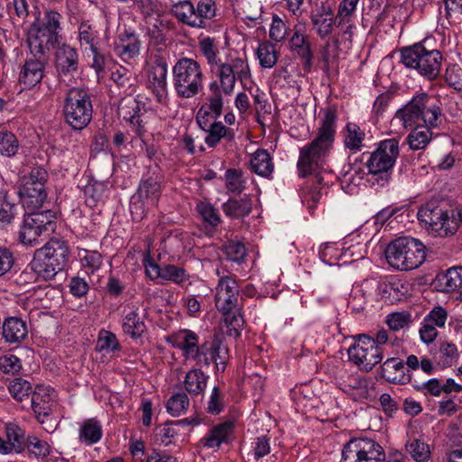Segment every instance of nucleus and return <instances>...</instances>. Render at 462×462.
Wrapping results in <instances>:
<instances>
[{"mask_svg": "<svg viewBox=\"0 0 462 462\" xmlns=\"http://www.w3.org/2000/svg\"><path fill=\"white\" fill-rule=\"evenodd\" d=\"M31 406L38 420L50 415L51 411V398L44 389H38L31 396Z\"/></svg>", "mask_w": 462, "mask_h": 462, "instance_id": "nucleus-42", "label": "nucleus"}, {"mask_svg": "<svg viewBox=\"0 0 462 462\" xmlns=\"http://www.w3.org/2000/svg\"><path fill=\"white\" fill-rule=\"evenodd\" d=\"M178 343L174 344L182 352L185 361H193L199 366L201 362L202 344L199 345V336L192 330H181L177 336Z\"/></svg>", "mask_w": 462, "mask_h": 462, "instance_id": "nucleus-25", "label": "nucleus"}, {"mask_svg": "<svg viewBox=\"0 0 462 462\" xmlns=\"http://www.w3.org/2000/svg\"><path fill=\"white\" fill-rule=\"evenodd\" d=\"M234 425L232 422L226 421L213 426L208 432L200 439L199 446L217 450L224 443H228L233 435Z\"/></svg>", "mask_w": 462, "mask_h": 462, "instance_id": "nucleus-27", "label": "nucleus"}, {"mask_svg": "<svg viewBox=\"0 0 462 462\" xmlns=\"http://www.w3.org/2000/svg\"><path fill=\"white\" fill-rule=\"evenodd\" d=\"M206 132L205 143L210 148L216 147L222 140L229 143L235 139L234 129L225 126L221 122L209 124Z\"/></svg>", "mask_w": 462, "mask_h": 462, "instance_id": "nucleus-36", "label": "nucleus"}, {"mask_svg": "<svg viewBox=\"0 0 462 462\" xmlns=\"http://www.w3.org/2000/svg\"><path fill=\"white\" fill-rule=\"evenodd\" d=\"M209 95L207 97V103L204 106L206 108L205 115H210L213 119L218 118L223 110L224 101L222 90L208 89Z\"/></svg>", "mask_w": 462, "mask_h": 462, "instance_id": "nucleus-47", "label": "nucleus"}, {"mask_svg": "<svg viewBox=\"0 0 462 462\" xmlns=\"http://www.w3.org/2000/svg\"><path fill=\"white\" fill-rule=\"evenodd\" d=\"M197 210L204 222L211 226H217L221 222V217L217 209L208 202L200 201L197 204Z\"/></svg>", "mask_w": 462, "mask_h": 462, "instance_id": "nucleus-58", "label": "nucleus"}, {"mask_svg": "<svg viewBox=\"0 0 462 462\" xmlns=\"http://www.w3.org/2000/svg\"><path fill=\"white\" fill-rule=\"evenodd\" d=\"M411 315L408 311L392 312L386 316L385 322L393 331H399L408 328L411 323Z\"/></svg>", "mask_w": 462, "mask_h": 462, "instance_id": "nucleus-54", "label": "nucleus"}, {"mask_svg": "<svg viewBox=\"0 0 462 462\" xmlns=\"http://www.w3.org/2000/svg\"><path fill=\"white\" fill-rule=\"evenodd\" d=\"M204 74L199 62L182 57L172 67V82L176 95L180 98H192L204 88Z\"/></svg>", "mask_w": 462, "mask_h": 462, "instance_id": "nucleus-9", "label": "nucleus"}, {"mask_svg": "<svg viewBox=\"0 0 462 462\" xmlns=\"http://www.w3.org/2000/svg\"><path fill=\"white\" fill-rule=\"evenodd\" d=\"M289 49L300 60L303 70L310 73L313 67L314 52L309 35L298 24L294 26L293 33L289 39Z\"/></svg>", "mask_w": 462, "mask_h": 462, "instance_id": "nucleus-21", "label": "nucleus"}, {"mask_svg": "<svg viewBox=\"0 0 462 462\" xmlns=\"http://www.w3.org/2000/svg\"><path fill=\"white\" fill-rule=\"evenodd\" d=\"M359 0H343L337 9V18L339 19L338 26L345 23L351 22V16L354 14Z\"/></svg>", "mask_w": 462, "mask_h": 462, "instance_id": "nucleus-62", "label": "nucleus"}, {"mask_svg": "<svg viewBox=\"0 0 462 462\" xmlns=\"http://www.w3.org/2000/svg\"><path fill=\"white\" fill-rule=\"evenodd\" d=\"M226 216L233 218H241L248 216L252 211V199L249 196L241 199H229L222 205Z\"/></svg>", "mask_w": 462, "mask_h": 462, "instance_id": "nucleus-39", "label": "nucleus"}, {"mask_svg": "<svg viewBox=\"0 0 462 462\" xmlns=\"http://www.w3.org/2000/svg\"><path fill=\"white\" fill-rule=\"evenodd\" d=\"M198 48L209 70H213L215 67L225 61V58L221 55L222 47L217 39L209 36L199 37Z\"/></svg>", "mask_w": 462, "mask_h": 462, "instance_id": "nucleus-29", "label": "nucleus"}, {"mask_svg": "<svg viewBox=\"0 0 462 462\" xmlns=\"http://www.w3.org/2000/svg\"><path fill=\"white\" fill-rule=\"evenodd\" d=\"M339 51V41L337 38H333L326 42L321 50L323 70L325 72H328L330 67L338 60Z\"/></svg>", "mask_w": 462, "mask_h": 462, "instance_id": "nucleus-44", "label": "nucleus"}, {"mask_svg": "<svg viewBox=\"0 0 462 462\" xmlns=\"http://www.w3.org/2000/svg\"><path fill=\"white\" fill-rule=\"evenodd\" d=\"M171 13L176 19L190 27L200 25V22L195 15V6L189 0L180 1L172 5Z\"/></svg>", "mask_w": 462, "mask_h": 462, "instance_id": "nucleus-38", "label": "nucleus"}, {"mask_svg": "<svg viewBox=\"0 0 462 462\" xmlns=\"http://www.w3.org/2000/svg\"><path fill=\"white\" fill-rule=\"evenodd\" d=\"M347 354L349 360L365 372L371 371L383 357L382 347L377 346L373 337L364 334L357 337Z\"/></svg>", "mask_w": 462, "mask_h": 462, "instance_id": "nucleus-15", "label": "nucleus"}, {"mask_svg": "<svg viewBox=\"0 0 462 462\" xmlns=\"http://www.w3.org/2000/svg\"><path fill=\"white\" fill-rule=\"evenodd\" d=\"M250 169L253 172L263 178H271L274 165L273 158L267 150L257 149L251 156Z\"/></svg>", "mask_w": 462, "mask_h": 462, "instance_id": "nucleus-35", "label": "nucleus"}, {"mask_svg": "<svg viewBox=\"0 0 462 462\" xmlns=\"http://www.w3.org/2000/svg\"><path fill=\"white\" fill-rule=\"evenodd\" d=\"M25 444L28 451L37 458H44L50 455L51 447L48 442L36 436H29Z\"/></svg>", "mask_w": 462, "mask_h": 462, "instance_id": "nucleus-57", "label": "nucleus"}, {"mask_svg": "<svg viewBox=\"0 0 462 462\" xmlns=\"http://www.w3.org/2000/svg\"><path fill=\"white\" fill-rule=\"evenodd\" d=\"M167 76V59L162 55H155L148 70L146 88L160 104H166L168 101Z\"/></svg>", "mask_w": 462, "mask_h": 462, "instance_id": "nucleus-17", "label": "nucleus"}, {"mask_svg": "<svg viewBox=\"0 0 462 462\" xmlns=\"http://www.w3.org/2000/svg\"><path fill=\"white\" fill-rule=\"evenodd\" d=\"M432 126H427L425 125H415L414 129L409 134L407 142L411 150L424 149L432 137L430 131Z\"/></svg>", "mask_w": 462, "mask_h": 462, "instance_id": "nucleus-41", "label": "nucleus"}, {"mask_svg": "<svg viewBox=\"0 0 462 462\" xmlns=\"http://www.w3.org/2000/svg\"><path fill=\"white\" fill-rule=\"evenodd\" d=\"M406 450L416 462H427L430 457L429 445L420 439L408 442Z\"/></svg>", "mask_w": 462, "mask_h": 462, "instance_id": "nucleus-51", "label": "nucleus"}, {"mask_svg": "<svg viewBox=\"0 0 462 462\" xmlns=\"http://www.w3.org/2000/svg\"><path fill=\"white\" fill-rule=\"evenodd\" d=\"M60 20L61 14L53 10L46 11L42 17L37 18L28 31L29 49L38 52L54 48L60 39Z\"/></svg>", "mask_w": 462, "mask_h": 462, "instance_id": "nucleus-10", "label": "nucleus"}, {"mask_svg": "<svg viewBox=\"0 0 462 462\" xmlns=\"http://www.w3.org/2000/svg\"><path fill=\"white\" fill-rule=\"evenodd\" d=\"M180 434L179 429L173 422H167L157 428L156 437L165 446L174 442L176 437Z\"/></svg>", "mask_w": 462, "mask_h": 462, "instance_id": "nucleus-61", "label": "nucleus"}, {"mask_svg": "<svg viewBox=\"0 0 462 462\" xmlns=\"http://www.w3.org/2000/svg\"><path fill=\"white\" fill-rule=\"evenodd\" d=\"M343 144L346 150L358 152L365 147V132L356 123L348 122L341 131Z\"/></svg>", "mask_w": 462, "mask_h": 462, "instance_id": "nucleus-30", "label": "nucleus"}, {"mask_svg": "<svg viewBox=\"0 0 462 462\" xmlns=\"http://www.w3.org/2000/svg\"><path fill=\"white\" fill-rule=\"evenodd\" d=\"M288 34V27L285 23L278 15H273L269 32L270 38L280 42L286 38Z\"/></svg>", "mask_w": 462, "mask_h": 462, "instance_id": "nucleus-64", "label": "nucleus"}, {"mask_svg": "<svg viewBox=\"0 0 462 462\" xmlns=\"http://www.w3.org/2000/svg\"><path fill=\"white\" fill-rule=\"evenodd\" d=\"M189 275L186 270L182 267H179L172 264H165L162 266V280L167 282H172L176 284H181L188 281Z\"/></svg>", "mask_w": 462, "mask_h": 462, "instance_id": "nucleus-55", "label": "nucleus"}, {"mask_svg": "<svg viewBox=\"0 0 462 462\" xmlns=\"http://www.w3.org/2000/svg\"><path fill=\"white\" fill-rule=\"evenodd\" d=\"M208 378L200 368H193L185 376L184 388L189 394L199 395L207 387Z\"/></svg>", "mask_w": 462, "mask_h": 462, "instance_id": "nucleus-40", "label": "nucleus"}, {"mask_svg": "<svg viewBox=\"0 0 462 462\" xmlns=\"http://www.w3.org/2000/svg\"><path fill=\"white\" fill-rule=\"evenodd\" d=\"M321 198L320 188L319 184H306L301 189V199L307 205L310 210L315 208Z\"/></svg>", "mask_w": 462, "mask_h": 462, "instance_id": "nucleus-60", "label": "nucleus"}, {"mask_svg": "<svg viewBox=\"0 0 462 462\" xmlns=\"http://www.w3.org/2000/svg\"><path fill=\"white\" fill-rule=\"evenodd\" d=\"M62 113L65 122L72 129H84L90 123L93 114V106L88 90L80 88L69 89Z\"/></svg>", "mask_w": 462, "mask_h": 462, "instance_id": "nucleus-12", "label": "nucleus"}, {"mask_svg": "<svg viewBox=\"0 0 462 462\" xmlns=\"http://www.w3.org/2000/svg\"><path fill=\"white\" fill-rule=\"evenodd\" d=\"M140 111V101L136 97L129 95L121 99L118 106L119 116L129 123L137 135H142L144 132Z\"/></svg>", "mask_w": 462, "mask_h": 462, "instance_id": "nucleus-26", "label": "nucleus"}, {"mask_svg": "<svg viewBox=\"0 0 462 462\" xmlns=\"http://www.w3.org/2000/svg\"><path fill=\"white\" fill-rule=\"evenodd\" d=\"M54 68L59 78L73 76L79 67V57L76 48L67 43H58L53 48Z\"/></svg>", "mask_w": 462, "mask_h": 462, "instance_id": "nucleus-20", "label": "nucleus"}, {"mask_svg": "<svg viewBox=\"0 0 462 462\" xmlns=\"http://www.w3.org/2000/svg\"><path fill=\"white\" fill-rule=\"evenodd\" d=\"M68 243L60 238L50 239L44 246L36 250L30 267L42 279H53L63 271L69 259Z\"/></svg>", "mask_w": 462, "mask_h": 462, "instance_id": "nucleus-4", "label": "nucleus"}, {"mask_svg": "<svg viewBox=\"0 0 462 462\" xmlns=\"http://www.w3.org/2000/svg\"><path fill=\"white\" fill-rule=\"evenodd\" d=\"M445 5V17L450 25L462 23V0H441Z\"/></svg>", "mask_w": 462, "mask_h": 462, "instance_id": "nucleus-56", "label": "nucleus"}, {"mask_svg": "<svg viewBox=\"0 0 462 462\" xmlns=\"http://www.w3.org/2000/svg\"><path fill=\"white\" fill-rule=\"evenodd\" d=\"M256 55L260 65L265 69L273 68L278 60L275 46L267 41L259 43Z\"/></svg>", "mask_w": 462, "mask_h": 462, "instance_id": "nucleus-45", "label": "nucleus"}, {"mask_svg": "<svg viewBox=\"0 0 462 462\" xmlns=\"http://www.w3.org/2000/svg\"><path fill=\"white\" fill-rule=\"evenodd\" d=\"M200 366H209L214 363L217 372H224L228 360L226 346L217 337L202 344Z\"/></svg>", "mask_w": 462, "mask_h": 462, "instance_id": "nucleus-23", "label": "nucleus"}, {"mask_svg": "<svg viewBox=\"0 0 462 462\" xmlns=\"http://www.w3.org/2000/svg\"><path fill=\"white\" fill-rule=\"evenodd\" d=\"M48 178L47 171L42 167H34L31 171L21 178L19 189L36 188L38 184L45 186Z\"/></svg>", "mask_w": 462, "mask_h": 462, "instance_id": "nucleus-48", "label": "nucleus"}, {"mask_svg": "<svg viewBox=\"0 0 462 462\" xmlns=\"http://www.w3.org/2000/svg\"><path fill=\"white\" fill-rule=\"evenodd\" d=\"M417 216L430 233L439 237L454 236L462 220L460 209L439 199H431L421 205Z\"/></svg>", "mask_w": 462, "mask_h": 462, "instance_id": "nucleus-2", "label": "nucleus"}, {"mask_svg": "<svg viewBox=\"0 0 462 462\" xmlns=\"http://www.w3.org/2000/svg\"><path fill=\"white\" fill-rule=\"evenodd\" d=\"M18 194L23 208L29 210L40 208L47 198L45 186L39 184L36 188L19 189Z\"/></svg>", "mask_w": 462, "mask_h": 462, "instance_id": "nucleus-37", "label": "nucleus"}, {"mask_svg": "<svg viewBox=\"0 0 462 462\" xmlns=\"http://www.w3.org/2000/svg\"><path fill=\"white\" fill-rule=\"evenodd\" d=\"M146 311L136 303L126 304L121 312V325L125 335L133 340L142 339L147 333Z\"/></svg>", "mask_w": 462, "mask_h": 462, "instance_id": "nucleus-19", "label": "nucleus"}, {"mask_svg": "<svg viewBox=\"0 0 462 462\" xmlns=\"http://www.w3.org/2000/svg\"><path fill=\"white\" fill-rule=\"evenodd\" d=\"M385 257L387 263L396 270H414L425 261V246L418 239L408 236L400 237L388 245Z\"/></svg>", "mask_w": 462, "mask_h": 462, "instance_id": "nucleus-7", "label": "nucleus"}, {"mask_svg": "<svg viewBox=\"0 0 462 462\" xmlns=\"http://www.w3.org/2000/svg\"><path fill=\"white\" fill-rule=\"evenodd\" d=\"M219 276L216 287L215 305L218 311L224 315L231 314L239 306V287L233 275H220V271H216Z\"/></svg>", "mask_w": 462, "mask_h": 462, "instance_id": "nucleus-16", "label": "nucleus"}, {"mask_svg": "<svg viewBox=\"0 0 462 462\" xmlns=\"http://www.w3.org/2000/svg\"><path fill=\"white\" fill-rule=\"evenodd\" d=\"M78 40L85 53H88V48L102 43L99 31L88 20L80 22L78 27Z\"/></svg>", "mask_w": 462, "mask_h": 462, "instance_id": "nucleus-34", "label": "nucleus"}, {"mask_svg": "<svg viewBox=\"0 0 462 462\" xmlns=\"http://www.w3.org/2000/svg\"><path fill=\"white\" fill-rule=\"evenodd\" d=\"M217 5L214 0H199L195 7V15L200 22L196 28H205L207 23L216 16Z\"/></svg>", "mask_w": 462, "mask_h": 462, "instance_id": "nucleus-46", "label": "nucleus"}, {"mask_svg": "<svg viewBox=\"0 0 462 462\" xmlns=\"http://www.w3.org/2000/svg\"><path fill=\"white\" fill-rule=\"evenodd\" d=\"M7 441L11 443L14 451L21 453L26 442H24V431L17 424L7 423L5 425Z\"/></svg>", "mask_w": 462, "mask_h": 462, "instance_id": "nucleus-49", "label": "nucleus"}, {"mask_svg": "<svg viewBox=\"0 0 462 462\" xmlns=\"http://www.w3.org/2000/svg\"><path fill=\"white\" fill-rule=\"evenodd\" d=\"M19 149V142L12 132L0 131V153L4 156H14Z\"/></svg>", "mask_w": 462, "mask_h": 462, "instance_id": "nucleus-53", "label": "nucleus"}, {"mask_svg": "<svg viewBox=\"0 0 462 462\" xmlns=\"http://www.w3.org/2000/svg\"><path fill=\"white\" fill-rule=\"evenodd\" d=\"M100 350L106 351H118L121 349V346L116 338V336L106 330L100 332L97 341Z\"/></svg>", "mask_w": 462, "mask_h": 462, "instance_id": "nucleus-63", "label": "nucleus"}, {"mask_svg": "<svg viewBox=\"0 0 462 462\" xmlns=\"http://www.w3.org/2000/svg\"><path fill=\"white\" fill-rule=\"evenodd\" d=\"M310 18L313 30L320 39L330 36L337 25V18L328 2H322L320 5L313 9Z\"/></svg>", "mask_w": 462, "mask_h": 462, "instance_id": "nucleus-22", "label": "nucleus"}, {"mask_svg": "<svg viewBox=\"0 0 462 462\" xmlns=\"http://www.w3.org/2000/svg\"><path fill=\"white\" fill-rule=\"evenodd\" d=\"M162 194L161 179L158 175L143 178L137 192L133 197L130 211L134 220L143 219L149 207H155Z\"/></svg>", "mask_w": 462, "mask_h": 462, "instance_id": "nucleus-13", "label": "nucleus"}, {"mask_svg": "<svg viewBox=\"0 0 462 462\" xmlns=\"http://www.w3.org/2000/svg\"><path fill=\"white\" fill-rule=\"evenodd\" d=\"M102 436V425L97 419H86L79 424V440L80 443L91 446L97 443Z\"/></svg>", "mask_w": 462, "mask_h": 462, "instance_id": "nucleus-33", "label": "nucleus"}, {"mask_svg": "<svg viewBox=\"0 0 462 462\" xmlns=\"http://www.w3.org/2000/svg\"><path fill=\"white\" fill-rule=\"evenodd\" d=\"M402 452L394 449L386 457L383 448L368 438H354L347 441L342 449L340 462H404Z\"/></svg>", "mask_w": 462, "mask_h": 462, "instance_id": "nucleus-5", "label": "nucleus"}, {"mask_svg": "<svg viewBox=\"0 0 462 462\" xmlns=\"http://www.w3.org/2000/svg\"><path fill=\"white\" fill-rule=\"evenodd\" d=\"M227 192L241 194L245 189L246 180L244 172L239 169H228L225 173Z\"/></svg>", "mask_w": 462, "mask_h": 462, "instance_id": "nucleus-43", "label": "nucleus"}, {"mask_svg": "<svg viewBox=\"0 0 462 462\" xmlns=\"http://www.w3.org/2000/svg\"><path fill=\"white\" fill-rule=\"evenodd\" d=\"M55 215L51 210L25 214L19 231V241L27 246L39 244V236L44 231H53Z\"/></svg>", "mask_w": 462, "mask_h": 462, "instance_id": "nucleus-14", "label": "nucleus"}, {"mask_svg": "<svg viewBox=\"0 0 462 462\" xmlns=\"http://www.w3.org/2000/svg\"><path fill=\"white\" fill-rule=\"evenodd\" d=\"M216 79L208 84V89L222 90L225 96L233 94L236 82L241 83L251 79L252 73L246 57L228 55L225 61L210 70Z\"/></svg>", "mask_w": 462, "mask_h": 462, "instance_id": "nucleus-8", "label": "nucleus"}, {"mask_svg": "<svg viewBox=\"0 0 462 462\" xmlns=\"http://www.w3.org/2000/svg\"><path fill=\"white\" fill-rule=\"evenodd\" d=\"M142 42L132 30L122 32L115 43V52L125 62H130L140 55Z\"/></svg>", "mask_w": 462, "mask_h": 462, "instance_id": "nucleus-24", "label": "nucleus"}, {"mask_svg": "<svg viewBox=\"0 0 462 462\" xmlns=\"http://www.w3.org/2000/svg\"><path fill=\"white\" fill-rule=\"evenodd\" d=\"M189 405L186 393H178L172 395L167 402V410L172 416H180Z\"/></svg>", "mask_w": 462, "mask_h": 462, "instance_id": "nucleus-59", "label": "nucleus"}, {"mask_svg": "<svg viewBox=\"0 0 462 462\" xmlns=\"http://www.w3.org/2000/svg\"><path fill=\"white\" fill-rule=\"evenodd\" d=\"M28 334L26 323L19 318H7L2 327V335L8 343H19Z\"/></svg>", "mask_w": 462, "mask_h": 462, "instance_id": "nucleus-32", "label": "nucleus"}, {"mask_svg": "<svg viewBox=\"0 0 462 462\" xmlns=\"http://www.w3.org/2000/svg\"><path fill=\"white\" fill-rule=\"evenodd\" d=\"M337 113L334 106L324 110L316 138L302 147L297 162L299 175L306 177L322 167L323 159L332 148L337 132Z\"/></svg>", "mask_w": 462, "mask_h": 462, "instance_id": "nucleus-1", "label": "nucleus"}, {"mask_svg": "<svg viewBox=\"0 0 462 462\" xmlns=\"http://www.w3.org/2000/svg\"><path fill=\"white\" fill-rule=\"evenodd\" d=\"M222 251L226 260L236 263H241L245 255L246 249L240 242L229 241L222 246Z\"/></svg>", "mask_w": 462, "mask_h": 462, "instance_id": "nucleus-52", "label": "nucleus"}, {"mask_svg": "<svg viewBox=\"0 0 462 462\" xmlns=\"http://www.w3.org/2000/svg\"><path fill=\"white\" fill-rule=\"evenodd\" d=\"M442 117L440 100L427 93L413 96L395 113V119H398L404 128L413 127L415 125L438 127Z\"/></svg>", "mask_w": 462, "mask_h": 462, "instance_id": "nucleus-3", "label": "nucleus"}, {"mask_svg": "<svg viewBox=\"0 0 462 462\" xmlns=\"http://www.w3.org/2000/svg\"><path fill=\"white\" fill-rule=\"evenodd\" d=\"M401 62L409 69H415L428 80L436 79L441 71L442 53L436 49H428L420 42L402 48Z\"/></svg>", "mask_w": 462, "mask_h": 462, "instance_id": "nucleus-6", "label": "nucleus"}, {"mask_svg": "<svg viewBox=\"0 0 462 462\" xmlns=\"http://www.w3.org/2000/svg\"><path fill=\"white\" fill-rule=\"evenodd\" d=\"M381 377L393 384H407L411 380V375L405 372L403 361L399 357L387 358L380 366Z\"/></svg>", "mask_w": 462, "mask_h": 462, "instance_id": "nucleus-28", "label": "nucleus"}, {"mask_svg": "<svg viewBox=\"0 0 462 462\" xmlns=\"http://www.w3.org/2000/svg\"><path fill=\"white\" fill-rule=\"evenodd\" d=\"M10 394L17 402H23L29 399L32 394L31 383L22 378L13 380L8 387Z\"/></svg>", "mask_w": 462, "mask_h": 462, "instance_id": "nucleus-50", "label": "nucleus"}, {"mask_svg": "<svg viewBox=\"0 0 462 462\" xmlns=\"http://www.w3.org/2000/svg\"><path fill=\"white\" fill-rule=\"evenodd\" d=\"M48 51L42 50L36 52L33 49H30L32 57L27 58L24 61L18 79L23 88L30 89L42 82L48 65Z\"/></svg>", "mask_w": 462, "mask_h": 462, "instance_id": "nucleus-18", "label": "nucleus"}, {"mask_svg": "<svg viewBox=\"0 0 462 462\" xmlns=\"http://www.w3.org/2000/svg\"><path fill=\"white\" fill-rule=\"evenodd\" d=\"M433 284L439 291H455L462 286V266H454L439 273L434 279Z\"/></svg>", "mask_w": 462, "mask_h": 462, "instance_id": "nucleus-31", "label": "nucleus"}, {"mask_svg": "<svg viewBox=\"0 0 462 462\" xmlns=\"http://www.w3.org/2000/svg\"><path fill=\"white\" fill-rule=\"evenodd\" d=\"M399 156V141L390 138L381 141L375 151L369 154L366 161L368 172L377 185L383 187L391 180V171Z\"/></svg>", "mask_w": 462, "mask_h": 462, "instance_id": "nucleus-11", "label": "nucleus"}]
</instances>
